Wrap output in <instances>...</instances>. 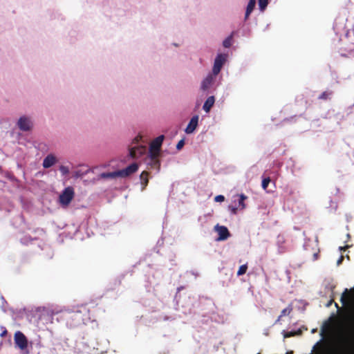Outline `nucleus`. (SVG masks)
<instances>
[{
    "mask_svg": "<svg viewBox=\"0 0 354 354\" xmlns=\"http://www.w3.org/2000/svg\"><path fill=\"white\" fill-rule=\"evenodd\" d=\"M76 315L75 323L73 324V326H77V327L86 324L90 321L94 320V317L91 315L90 309L86 305H81L77 308L76 310H73Z\"/></svg>",
    "mask_w": 354,
    "mask_h": 354,
    "instance_id": "1",
    "label": "nucleus"
},
{
    "mask_svg": "<svg viewBox=\"0 0 354 354\" xmlns=\"http://www.w3.org/2000/svg\"><path fill=\"white\" fill-rule=\"evenodd\" d=\"M76 315L75 323L73 324V326H77V327L86 324L90 321L94 320V317L91 315L90 309L86 305H81L77 308L76 310H73Z\"/></svg>",
    "mask_w": 354,
    "mask_h": 354,
    "instance_id": "2",
    "label": "nucleus"
},
{
    "mask_svg": "<svg viewBox=\"0 0 354 354\" xmlns=\"http://www.w3.org/2000/svg\"><path fill=\"white\" fill-rule=\"evenodd\" d=\"M76 315L75 323L73 324V326H77V327L86 324L90 321L94 320V317L91 315L90 309L86 305H81L77 308L76 310H73Z\"/></svg>",
    "mask_w": 354,
    "mask_h": 354,
    "instance_id": "3",
    "label": "nucleus"
},
{
    "mask_svg": "<svg viewBox=\"0 0 354 354\" xmlns=\"http://www.w3.org/2000/svg\"><path fill=\"white\" fill-rule=\"evenodd\" d=\"M75 196L74 189L69 186L66 187L59 196V203L63 207L69 205Z\"/></svg>",
    "mask_w": 354,
    "mask_h": 354,
    "instance_id": "4",
    "label": "nucleus"
},
{
    "mask_svg": "<svg viewBox=\"0 0 354 354\" xmlns=\"http://www.w3.org/2000/svg\"><path fill=\"white\" fill-rule=\"evenodd\" d=\"M14 340L16 346L21 350L28 347V339L25 335L21 331H17L14 335Z\"/></svg>",
    "mask_w": 354,
    "mask_h": 354,
    "instance_id": "5",
    "label": "nucleus"
},
{
    "mask_svg": "<svg viewBox=\"0 0 354 354\" xmlns=\"http://www.w3.org/2000/svg\"><path fill=\"white\" fill-rule=\"evenodd\" d=\"M225 60V55L218 54L216 56L212 68V73H214V75H217L220 73Z\"/></svg>",
    "mask_w": 354,
    "mask_h": 354,
    "instance_id": "6",
    "label": "nucleus"
},
{
    "mask_svg": "<svg viewBox=\"0 0 354 354\" xmlns=\"http://www.w3.org/2000/svg\"><path fill=\"white\" fill-rule=\"evenodd\" d=\"M18 127L23 131L31 130L32 124L30 119L26 116L21 117L17 122Z\"/></svg>",
    "mask_w": 354,
    "mask_h": 354,
    "instance_id": "7",
    "label": "nucleus"
},
{
    "mask_svg": "<svg viewBox=\"0 0 354 354\" xmlns=\"http://www.w3.org/2000/svg\"><path fill=\"white\" fill-rule=\"evenodd\" d=\"M147 152V148L145 146L137 145L132 147L129 149V156L132 158H138Z\"/></svg>",
    "mask_w": 354,
    "mask_h": 354,
    "instance_id": "8",
    "label": "nucleus"
},
{
    "mask_svg": "<svg viewBox=\"0 0 354 354\" xmlns=\"http://www.w3.org/2000/svg\"><path fill=\"white\" fill-rule=\"evenodd\" d=\"M138 169V165L136 162L131 164L126 168L118 170V174L120 177H127L130 176L131 174L136 172Z\"/></svg>",
    "mask_w": 354,
    "mask_h": 354,
    "instance_id": "9",
    "label": "nucleus"
},
{
    "mask_svg": "<svg viewBox=\"0 0 354 354\" xmlns=\"http://www.w3.org/2000/svg\"><path fill=\"white\" fill-rule=\"evenodd\" d=\"M215 230L218 234V237L216 239L217 241L226 240L230 236V233L225 226H220L218 225H216L215 226Z\"/></svg>",
    "mask_w": 354,
    "mask_h": 354,
    "instance_id": "10",
    "label": "nucleus"
},
{
    "mask_svg": "<svg viewBox=\"0 0 354 354\" xmlns=\"http://www.w3.org/2000/svg\"><path fill=\"white\" fill-rule=\"evenodd\" d=\"M64 316L66 318V325L70 328H77V326H73V324L75 323L76 320V315L74 313L73 310H65L62 312Z\"/></svg>",
    "mask_w": 354,
    "mask_h": 354,
    "instance_id": "11",
    "label": "nucleus"
},
{
    "mask_svg": "<svg viewBox=\"0 0 354 354\" xmlns=\"http://www.w3.org/2000/svg\"><path fill=\"white\" fill-rule=\"evenodd\" d=\"M354 295V288L351 289L350 291L347 288H346L344 292L342 295L340 301L341 303L345 306L346 305L349 301L352 300Z\"/></svg>",
    "mask_w": 354,
    "mask_h": 354,
    "instance_id": "12",
    "label": "nucleus"
},
{
    "mask_svg": "<svg viewBox=\"0 0 354 354\" xmlns=\"http://www.w3.org/2000/svg\"><path fill=\"white\" fill-rule=\"evenodd\" d=\"M198 115L193 116L191 118L188 125L187 126V127L185 129V132L187 134L192 133L194 131V130L196 129V127L198 126Z\"/></svg>",
    "mask_w": 354,
    "mask_h": 354,
    "instance_id": "13",
    "label": "nucleus"
},
{
    "mask_svg": "<svg viewBox=\"0 0 354 354\" xmlns=\"http://www.w3.org/2000/svg\"><path fill=\"white\" fill-rule=\"evenodd\" d=\"M164 138V136L161 135L155 138L150 144L149 149L153 151H160Z\"/></svg>",
    "mask_w": 354,
    "mask_h": 354,
    "instance_id": "14",
    "label": "nucleus"
},
{
    "mask_svg": "<svg viewBox=\"0 0 354 354\" xmlns=\"http://www.w3.org/2000/svg\"><path fill=\"white\" fill-rule=\"evenodd\" d=\"M57 162V158L56 157L50 153V154H48L43 160V167L45 169H48V168H50V167H52L53 165H54Z\"/></svg>",
    "mask_w": 354,
    "mask_h": 354,
    "instance_id": "15",
    "label": "nucleus"
},
{
    "mask_svg": "<svg viewBox=\"0 0 354 354\" xmlns=\"http://www.w3.org/2000/svg\"><path fill=\"white\" fill-rule=\"evenodd\" d=\"M216 76V75H214L213 73L212 74L208 75L206 77V78L202 82L201 89L203 91L207 90L213 83Z\"/></svg>",
    "mask_w": 354,
    "mask_h": 354,
    "instance_id": "16",
    "label": "nucleus"
},
{
    "mask_svg": "<svg viewBox=\"0 0 354 354\" xmlns=\"http://www.w3.org/2000/svg\"><path fill=\"white\" fill-rule=\"evenodd\" d=\"M215 102V99L214 96H209L207 97V99L205 100L203 109L206 112L208 113L211 108L213 106Z\"/></svg>",
    "mask_w": 354,
    "mask_h": 354,
    "instance_id": "17",
    "label": "nucleus"
},
{
    "mask_svg": "<svg viewBox=\"0 0 354 354\" xmlns=\"http://www.w3.org/2000/svg\"><path fill=\"white\" fill-rule=\"evenodd\" d=\"M148 176H149V173L146 171H142L140 176V179L141 181V184L142 185V189H144L148 185V183H149Z\"/></svg>",
    "mask_w": 354,
    "mask_h": 354,
    "instance_id": "18",
    "label": "nucleus"
},
{
    "mask_svg": "<svg viewBox=\"0 0 354 354\" xmlns=\"http://www.w3.org/2000/svg\"><path fill=\"white\" fill-rule=\"evenodd\" d=\"M147 165L150 169H154L159 171L160 167V162L159 160H147Z\"/></svg>",
    "mask_w": 354,
    "mask_h": 354,
    "instance_id": "19",
    "label": "nucleus"
},
{
    "mask_svg": "<svg viewBox=\"0 0 354 354\" xmlns=\"http://www.w3.org/2000/svg\"><path fill=\"white\" fill-rule=\"evenodd\" d=\"M101 178L106 179V178H115L116 177H120L118 171H113V172H104L102 173L100 175Z\"/></svg>",
    "mask_w": 354,
    "mask_h": 354,
    "instance_id": "20",
    "label": "nucleus"
},
{
    "mask_svg": "<svg viewBox=\"0 0 354 354\" xmlns=\"http://www.w3.org/2000/svg\"><path fill=\"white\" fill-rule=\"evenodd\" d=\"M255 3H256L255 0H250L249 1L248 4L246 8V11H245V19H247L249 17L250 13L254 10Z\"/></svg>",
    "mask_w": 354,
    "mask_h": 354,
    "instance_id": "21",
    "label": "nucleus"
},
{
    "mask_svg": "<svg viewBox=\"0 0 354 354\" xmlns=\"http://www.w3.org/2000/svg\"><path fill=\"white\" fill-rule=\"evenodd\" d=\"M160 151H153L151 149H149L147 160H159Z\"/></svg>",
    "mask_w": 354,
    "mask_h": 354,
    "instance_id": "22",
    "label": "nucleus"
},
{
    "mask_svg": "<svg viewBox=\"0 0 354 354\" xmlns=\"http://www.w3.org/2000/svg\"><path fill=\"white\" fill-rule=\"evenodd\" d=\"M234 33V32H232V34L223 41V45L225 48H229L231 46Z\"/></svg>",
    "mask_w": 354,
    "mask_h": 354,
    "instance_id": "23",
    "label": "nucleus"
},
{
    "mask_svg": "<svg viewBox=\"0 0 354 354\" xmlns=\"http://www.w3.org/2000/svg\"><path fill=\"white\" fill-rule=\"evenodd\" d=\"M333 94V92L332 91H324L319 97H318V99L319 100H327L328 99H330L331 95Z\"/></svg>",
    "mask_w": 354,
    "mask_h": 354,
    "instance_id": "24",
    "label": "nucleus"
},
{
    "mask_svg": "<svg viewBox=\"0 0 354 354\" xmlns=\"http://www.w3.org/2000/svg\"><path fill=\"white\" fill-rule=\"evenodd\" d=\"M247 198V196L244 194H241L239 196V205L241 207V209L245 208V204L244 203L245 200Z\"/></svg>",
    "mask_w": 354,
    "mask_h": 354,
    "instance_id": "25",
    "label": "nucleus"
},
{
    "mask_svg": "<svg viewBox=\"0 0 354 354\" xmlns=\"http://www.w3.org/2000/svg\"><path fill=\"white\" fill-rule=\"evenodd\" d=\"M247 270H248L247 264L241 266L237 272V276H241V275L244 274L246 272Z\"/></svg>",
    "mask_w": 354,
    "mask_h": 354,
    "instance_id": "26",
    "label": "nucleus"
},
{
    "mask_svg": "<svg viewBox=\"0 0 354 354\" xmlns=\"http://www.w3.org/2000/svg\"><path fill=\"white\" fill-rule=\"evenodd\" d=\"M268 4V0H259V6L261 10H263Z\"/></svg>",
    "mask_w": 354,
    "mask_h": 354,
    "instance_id": "27",
    "label": "nucleus"
},
{
    "mask_svg": "<svg viewBox=\"0 0 354 354\" xmlns=\"http://www.w3.org/2000/svg\"><path fill=\"white\" fill-rule=\"evenodd\" d=\"M270 183V177L263 178L262 180V184H261L262 188L263 189H266Z\"/></svg>",
    "mask_w": 354,
    "mask_h": 354,
    "instance_id": "28",
    "label": "nucleus"
},
{
    "mask_svg": "<svg viewBox=\"0 0 354 354\" xmlns=\"http://www.w3.org/2000/svg\"><path fill=\"white\" fill-rule=\"evenodd\" d=\"M291 310H292L291 308H287L283 309L281 312V315L278 317V319L279 320L282 317L286 315L287 314H289L291 312Z\"/></svg>",
    "mask_w": 354,
    "mask_h": 354,
    "instance_id": "29",
    "label": "nucleus"
},
{
    "mask_svg": "<svg viewBox=\"0 0 354 354\" xmlns=\"http://www.w3.org/2000/svg\"><path fill=\"white\" fill-rule=\"evenodd\" d=\"M59 171L60 172L62 173V175H66L69 173V169L66 166H64V165H61L59 167Z\"/></svg>",
    "mask_w": 354,
    "mask_h": 354,
    "instance_id": "30",
    "label": "nucleus"
},
{
    "mask_svg": "<svg viewBox=\"0 0 354 354\" xmlns=\"http://www.w3.org/2000/svg\"><path fill=\"white\" fill-rule=\"evenodd\" d=\"M184 145H185V141H184V140H180L178 142V144H177V145H176V149H177L178 150H180V149L183 147Z\"/></svg>",
    "mask_w": 354,
    "mask_h": 354,
    "instance_id": "31",
    "label": "nucleus"
},
{
    "mask_svg": "<svg viewBox=\"0 0 354 354\" xmlns=\"http://www.w3.org/2000/svg\"><path fill=\"white\" fill-rule=\"evenodd\" d=\"M228 209L232 212L233 214H236L237 212V207L233 205H229Z\"/></svg>",
    "mask_w": 354,
    "mask_h": 354,
    "instance_id": "32",
    "label": "nucleus"
},
{
    "mask_svg": "<svg viewBox=\"0 0 354 354\" xmlns=\"http://www.w3.org/2000/svg\"><path fill=\"white\" fill-rule=\"evenodd\" d=\"M225 200V197L223 195H218L214 198L216 202H223Z\"/></svg>",
    "mask_w": 354,
    "mask_h": 354,
    "instance_id": "33",
    "label": "nucleus"
},
{
    "mask_svg": "<svg viewBox=\"0 0 354 354\" xmlns=\"http://www.w3.org/2000/svg\"><path fill=\"white\" fill-rule=\"evenodd\" d=\"M295 335V333L293 332H288L284 335V337H290Z\"/></svg>",
    "mask_w": 354,
    "mask_h": 354,
    "instance_id": "34",
    "label": "nucleus"
},
{
    "mask_svg": "<svg viewBox=\"0 0 354 354\" xmlns=\"http://www.w3.org/2000/svg\"><path fill=\"white\" fill-rule=\"evenodd\" d=\"M317 259H318V252H315V253L313 254V259L314 261H315V260H317Z\"/></svg>",
    "mask_w": 354,
    "mask_h": 354,
    "instance_id": "35",
    "label": "nucleus"
},
{
    "mask_svg": "<svg viewBox=\"0 0 354 354\" xmlns=\"http://www.w3.org/2000/svg\"><path fill=\"white\" fill-rule=\"evenodd\" d=\"M6 334H7V330H4L1 333V337H5V336L6 335Z\"/></svg>",
    "mask_w": 354,
    "mask_h": 354,
    "instance_id": "36",
    "label": "nucleus"
},
{
    "mask_svg": "<svg viewBox=\"0 0 354 354\" xmlns=\"http://www.w3.org/2000/svg\"><path fill=\"white\" fill-rule=\"evenodd\" d=\"M344 257L342 256L337 261V264H340L343 261Z\"/></svg>",
    "mask_w": 354,
    "mask_h": 354,
    "instance_id": "37",
    "label": "nucleus"
},
{
    "mask_svg": "<svg viewBox=\"0 0 354 354\" xmlns=\"http://www.w3.org/2000/svg\"><path fill=\"white\" fill-rule=\"evenodd\" d=\"M333 299H331L328 301V304H327V306H330L332 304V303H333Z\"/></svg>",
    "mask_w": 354,
    "mask_h": 354,
    "instance_id": "38",
    "label": "nucleus"
},
{
    "mask_svg": "<svg viewBox=\"0 0 354 354\" xmlns=\"http://www.w3.org/2000/svg\"><path fill=\"white\" fill-rule=\"evenodd\" d=\"M348 248V245H346V247H344V248L340 247V248H339V249H340L341 250H345V248Z\"/></svg>",
    "mask_w": 354,
    "mask_h": 354,
    "instance_id": "39",
    "label": "nucleus"
},
{
    "mask_svg": "<svg viewBox=\"0 0 354 354\" xmlns=\"http://www.w3.org/2000/svg\"><path fill=\"white\" fill-rule=\"evenodd\" d=\"M335 305L336 308H339V306H338V304L337 303H335Z\"/></svg>",
    "mask_w": 354,
    "mask_h": 354,
    "instance_id": "40",
    "label": "nucleus"
},
{
    "mask_svg": "<svg viewBox=\"0 0 354 354\" xmlns=\"http://www.w3.org/2000/svg\"><path fill=\"white\" fill-rule=\"evenodd\" d=\"M258 354H259V353H258Z\"/></svg>",
    "mask_w": 354,
    "mask_h": 354,
    "instance_id": "41",
    "label": "nucleus"
}]
</instances>
